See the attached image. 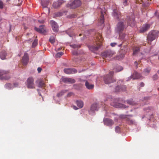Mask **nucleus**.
<instances>
[{"label": "nucleus", "instance_id": "39", "mask_svg": "<svg viewBox=\"0 0 159 159\" xmlns=\"http://www.w3.org/2000/svg\"><path fill=\"white\" fill-rule=\"evenodd\" d=\"M64 93V92L63 91L58 93L57 94V96L58 97H60L63 95Z\"/></svg>", "mask_w": 159, "mask_h": 159}, {"label": "nucleus", "instance_id": "34", "mask_svg": "<svg viewBox=\"0 0 159 159\" xmlns=\"http://www.w3.org/2000/svg\"><path fill=\"white\" fill-rule=\"evenodd\" d=\"M49 41L52 43H54L55 42V40L53 37H51L49 39Z\"/></svg>", "mask_w": 159, "mask_h": 159}, {"label": "nucleus", "instance_id": "9", "mask_svg": "<svg viewBox=\"0 0 159 159\" xmlns=\"http://www.w3.org/2000/svg\"><path fill=\"white\" fill-rule=\"evenodd\" d=\"M99 107L98 105L96 103H94L92 104L89 110V114L94 113L95 111H98Z\"/></svg>", "mask_w": 159, "mask_h": 159}, {"label": "nucleus", "instance_id": "17", "mask_svg": "<svg viewBox=\"0 0 159 159\" xmlns=\"http://www.w3.org/2000/svg\"><path fill=\"white\" fill-rule=\"evenodd\" d=\"M63 3L64 1L63 0H58L57 1L54 2L52 6L54 8H56L59 7Z\"/></svg>", "mask_w": 159, "mask_h": 159}, {"label": "nucleus", "instance_id": "5", "mask_svg": "<svg viewBox=\"0 0 159 159\" xmlns=\"http://www.w3.org/2000/svg\"><path fill=\"white\" fill-rule=\"evenodd\" d=\"M113 71H111L109 73V74L104 77V80L106 84H109L116 81V80L113 78Z\"/></svg>", "mask_w": 159, "mask_h": 159}, {"label": "nucleus", "instance_id": "44", "mask_svg": "<svg viewBox=\"0 0 159 159\" xmlns=\"http://www.w3.org/2000/svg\"><path fill=\"white\" fill-rule=\"evenodd\" d=\"M42 69L40 67H38L37 69V70L39 73H40L41 72Z\"/></svg>", "mask_w": 159, "mask_h": 159}, {"label": "nucleus", "instance_id": "51", "mask_svg": "<svg viewBox=\"0 0 159 159\" xmlns=\"http://www.w3.org/2000/svg\"><path fill=\"white\" fill-rule=\"evenodd\" d=\"M134 64L137 67L138 66V63H137V61H135L134 62Z\"/></svg>", "mask_w": 159, "mask_h": 159}, {"label": "nucleus", "instance_id": "42", "mask_svg": "<svg viewBox=\"0 0 159 159\" xmlns=\"http://www.w3.org/2000/svg\"><path fill=\"white\" fill-rule=\"evenodd\" d=\"M72 54L73 55H78V52L77 51L74 50L72 51Z\"/></svg>", "mask_w": 159, "mask_h": 159}, {"label": "nucleus", "instance_id": "23", "mask_svg": "<svg viewBox=\"0 0 159 159\" xmlns=\"http://www.w3.org/2000/svg\"><path fill=\"white\" fill-rule=\"evenodd\" d=\"M36 83L38 84V86L39 87H42L44 86L45 85L43 81L41 80H38L36 81Z\"/></svg>", "mask_w": 159, "mask_h": 159}, {"label": "nucleus", "instance_id": "19", "mask_svg": "<svg viewBox=\"0 0 159 159\" xmlns=\"http://www.w3.org/2000/svg\"><path fill=\"white\" fill-rule=\"evenodd\" d=\"M113 15L114 17L119 19L120 16V12L117 9H114L113 11Z\"/></svg>", "mask_w": 159, "mask_h": 159}, {"label": "nucleus", "instance_id": "30", "mask_svg": "<svg viewBox=\"0 0 159 159\" xmlns=\"http://www.w3.org/2000/svg\"><path fill=\"white\" fill-rule=\"evenodd\" d=\"M70 46L74 48L78 49V48L80 47V45L76 44H72L70 45Z\"/></svg>", "mask_w": 159, "mask_h": 159}, {"label": "nucleus", "instance_id": "32", "mask_svg": "<svg viewBox=\"0 0 159 159\" xmlns=\"http://www.w3.org/2000/svg\"><path fill=\"white\" fill-rule=\"evenodd\" d=\"M127 103L131 105H134L135 104V103L132 100H129L127 101Z\"/></svg>", "mask_w": 159, "mask_h": 159}, {"label": "nucleus", "instance_id": "27", "mask_svg": "<svg viewBox=\"0 0 159 159\" xmlns=\"http://www.w3.org/2000/svg\"><path fill=\"white\" fill-rule=\"evenodd\" d=\"M5 87L6 89H11L13 88L12 85L9 83L6 84L5 85Z\"/></svg>", "mask_w": 159, "mask_h": 159}, {"label": "nucleus", "instance_id": "63", "mask_svg": "<svg viewBox=\"0 0 159 159\" xmlns=\"http://www.w3.org/2000/svg\"><path fill=\"white\" fill-rule=\"evenodd\" d=\"M151 0H150V1H151Z\"/></svg>", "mask_w": 159, "mask_h": 159}, {"label": "nucleus", "instance_id": "15", "mask_svg": "<svg viewBox=\"0 0 159 159\" xmlns=\"http://www.w3.org/2000/svg\"><path fill=\"white\" fill-rule=\"evenodd\" d=\"M104 124L107 126H111L113 125L114 123L111 119L105 118L103 120Z\"/></svg>", "mask_w": 159, "mask_h": 159}, {"label": "nucleus", "instance_id": "48", "mask_svg": "<svg viewBox=\"0 0 159 159\" xmlns=\"http://www.w3.org/2000/svg\"><path fill=\"white\" fill-rule=\"evenodd\" d=\"M118 57H120L121 58H123L124 57V54H120V56H119Z\"/></svg>", "mask_w": 159, "mask_h": 159}, {"label": "nucleus", "instance_id": "7", "mask_svg": "<svg viewBox=\"0 0 159 159\" xmlns=\"http://www.w3.org/2000/svg\"><path fill=\"white\" fill-rule=\"evenodd\" d=\"M115 54L113 51L108 50L106 51L101 54V56L103 57L110 58Z\"/></svg>", "mask_w": 159, "mask_h": 159}, {"label": "nucleus", "instance_id": "12", "mask_svg": "<svg viewBox=\"0 0 159 159\" xmlns=\"http://www.w3.org/2000/svg\"><path fill=\"white\" fill-rule=\"evenodd\" d=\"M50 23L51 25L52 29L55 32H57L58 30V26L57 23L53 20H51Z\"/></svg>", "mask_w": 159, "mask_h": 159}, {"label": "nucleus", "instance_id": "62", "mask_svg": "<svg viewBox=\"0 0 159 159\" xmlns=\"http://www.w3.org/2000/svg\"><path fill=\"white\" fill-rule=\"evenodd\" d=\"M19 1L20 0H18Z\"/></svg>", "mask_w": 159, "mask_h": 159}, {"label": "nucleus", "instance_id": "2", "mask_svg": "<svg viewBox=\"0 0 159 159\" xmlns=\"http://www.w3.org/2000/svg\"><path fill=\"white\" fill-rule=\"evenodd\" d=\"M97 39L98 42H97V46H92L89 48L90 50L92 51L93 52L97 51L101 46L102 39L101 35L100 34H99L98 36L97 37Z\"/></svg>", "mask_w": 159, "mask_h": 159}, {"label": "nucleus", "instance_id": "26", "mask_svg": "<svg viewBox=\"0 0 159 159\" xmlns=\"http://www.w3.org/2000/svg\"><path fill=\"white\" fill-rule=\"evenodd\" d=\"M140 50V48L139 47H135L133 48V55H135L138 52H139Z\"/></svg>", "mask_w": 159, "mask_h": 159}, {"label": "nucleus", "instance_id": "16", "mask_svg": "<svg viewBox=\"0 0 159 159\" xmlns=\"http://www.w3.org/2000/svg\"><path fill=\"white\" fill-rule=\"evenodd\" d=\"M34 30L37 31L41 33H44L46 32L45 27L43 25H41L39 26V28L35 27Z\"/></svg>", "mask_w": 159, "mask_h": 159}, {"label": "nucleus", "instance_id": "47", "mask_svg": "<svg viewBox=\"0 0 159 159\" xmlns=\"http://www.w3.org/2000/svg\"><path fill=\"white\" fill-rule=\"evenodd\" d=\"M127 0H125V1L123 2V4L125 6L127 4Z\"/></svg>", "mask_w": 159, "mask_h": 159}, {"label": "nucleus", "instance_id": "28", "mask_svg": "<svg viewBox=\"0 0 159 159\" xmlns=\"http://www.w3.org/2000/svg\"><path fill=\"white\" fill-rule=\"evenodd\" d=\"M150 70L151 69L150 68H147L144 70L143 73L145 75H147L149 73Z\"/></svg>", "mask_w": 159, "mask_h": 159}, {"label": "nucleus", "instance_id": "55", "mask_svg": "<svg viewBox=\"0 0 159 159\" xmlns=\"http://www.w3.org/2000/svg\"><path fill=\"white\" fill-rule=\"evenodd\" d=\"M61 48H59L58 49V50H61Z\"/></svg>", "mask_w": 159, "mask_h": 159}, {"label": "nucleus", "instance_id": "59", "mask_svg": "<svg viewBox=\"0 0 159 159\" xmlns=\"http://www.w3.org/2000/svg\"><path fill=\"white\" fill-rule=\"evenodd\" d=\"M157 12H156L155 13V14H157Z\"/></svg>", "mask_w": 159, "mask_h": 159}, {"label": "nucleus", "instance_id": "25", "mask_svg": "<svg viewBox=\"0 0 159 159\" xmlns=\"http://www.w3.org/2000/svg\"><path fill=\"white\" fill-rule=\"evenodd\" d=\"M76 103L77 106L80 108H82L84 106L83 102L81 100H77Z\"/></svg>", "mask_w": 159, "mask_h": 159}, {"label": "nucleus", "instance_id": "4", "mask_svg": "<svg viewBox=\"0 0 159 159\" xmlns=\"http://www.w3.org/2000/svg\"><path fill=\"white\" fill-rule=\"evenodd\" d=\"M82 3L80 0H74L72 2L68 3L66 6L72 9H75L80 7Z\"/></svg>", "mask_w": 159, "mask_h": 159}, {"label": "nucleus", "instance_id": "37", "mask_svg": "<svg viewBox=\"0 0 159 159\" xmlns=\"http://www.w3.org/2000/svg\"><path fill=\"white\" fill-rule=\"evenodd\" d=\"M123 68L122 66H118V69H116V72H119L123 70Z\"/></svg>", "mask_w": 159, "mask_h": 159}, {"label": "nucleus", "instance_id": "49", "mask_svg": "<svg viewBox=\"0 0 159 159\" xmlns=\"http://www.w3.org/2000/svg\"><path fill=\"white\" fill-rule=\"evenodd\" d=\"M144 84L143 82H142L140 84V86L141 87H143L144 86Z\"/></svg>", "mask_w": 159, "mask_h": 159}, {"label": "nucleus", "instance_id": "50", "mask_svg": "<svg viewBox=\"0 0 159 159\" xmlns=\"http://www.w3.org/2000/svg\"><path fill=\"white\" fill-rule=\"evenodd\" d=\"M72 94V93H68L67 94V96L68 97H70V96Z\"/></svg>", "mask_w": 159, "mask_h": 159}, {"label": "nucleus", "instance_id": "18", "mask_svg": "<svg viewBox=\"0 0 159 159\" xmlns=\"http://www.w3.org/2000/svg\"><path fill=\"white\" fill-rule=\"evenodd\" d=\"M106 13L105 10L102 9L101 11V16L100 20V23L101 24H102L104 22V15Z\"/></svg>", "mask_w": 159, "mask_h": 159}, {"label": "nucleus", "instance_id": "53", "mask_svg": "<svg viewBox=\"0 0 159 159\" xmlns=\"http://www.w3.org/2000/svg\"><path fill=\"white\" fill-rule=\"evenodd\" d=\"M39 96H42V95H41V93H39Z\"/></svg>", "mask_w": 159, "mask_h": 159}, {"label": "nucleus", "instance_id": "1", "mask_svg": "<svg viewBox=\"0 0 159 159\" xmlns=\"http://www.w3.org/2000/svg\"><path fill=\"white\" fill-rule=\"evenodd\" d=\"M126 21L125 20L121 21L118 23L116 28V31L119 33V37L121 39H123L125 34H123L121 36L122 32L126 26Z\"/></svg>", "mask_w": 159, "mask_h": 159}, {"label": "nucleus", "instance_id": "56", "mask_svg": "<svg viewBox=\"0 0 159 159\" xmlns=\"http://www.w3.org/2000/svg\"><path fill=\"white\" fill-rule=\"evenodd\" d=\"M154 77H157V76L156 75H154Z\"/></svg>", "mask_w": 159, "mask_h": 159}, {"label": "nucleus", "instance_id": "21", "mask_svg": "<svg viewBox=\"0 0 159 159\" xmlns=\"http://www.w3.org/2000/svg\"><path fill=\"white\" fill-rule=\"evenodd\" d=\"M126 89V87L124 85L118 86L116 88V92L125 91Z\"/></svg>", "mask_w": 159, "mask_h": 159}, {"label": "nucleus", "instance_id": "54", "mask_svg": "<svg viewBox=\"0 0 159 159\" xmlns=\"http://www.w3.org/2000/svg\"><path fill=\"white\" fill-rule=\"evenodd\" d=\"M70 29H69V30H67V32H68V33H69V31H70Z\"/></svg>", "mask_w": 159, "mask_h": 159}, {"label": "nucleus", "instance_id": "3", "mask_svg": "<svg viewBox=\"0 0 159 159\" xmlns=\"http://www.w3.org/2000/svg\"><path fill=\"white\" fill-rule=\"evenodd\" d=\"M159 32L154 30L149 32L147 36V39L149 41L151 42L158 37Z\"/></svg>", "mask_w": 159, "mask_h": 159}, {"label": "nucleus", "instance_id": "14", "mask_svg": "<svg viewBox=\"0 0 159 159\" xmlns=\"http://www.w3.org/2000/svg\"><path fill=\"white\" fill-rule=\"evenodd\" d=\"M150 27V25L149 24H145L144 25L141 27L139 30V32L140 33H143L147 31L149 29Z\"/></svg>", "mask_w": 159, "mask_h": 159}, {"label": "nucleus", "instance_id": "24", "mask_svg": "<svg viewBox=\"0 0 159 159\" xmlns=\"http://www.w3.org/2000/svg\"><path fill=\"white\" fill-rule=\"evenodd\" d=\"M7 53L5 51H2L0 52V58L2 60L6 59Z\"/></svg>", "mask_w": 159, "mask_h": 159}, {"label": "nucleus", "instance_id": "40", "mask_svg": "<svg viewBox=\"0 0 159 159\" xmlns=\"http://www.w3.org/2000/svg\"><path fill=\"white\" fill-rule=\"evenodd\" d=\"M3 7V4L2 2L0 0V8L2 9Z\"/></svg>", "mask_w": 159, "mask_h": 159}, {"label": "nucleus", "instance_id": "57", "mask_svg": "<svg viewBox=\"0 0 159 159\" xmlns=\"http://www.w3.org/2000/svg\"><path fill=\"white\" fill-rule=\"evenodd\" d=\"M81 34H80V35H79L80 36H81Z\"/></svg>", "mask_w": 159, "mask_h": 159}, {"label": "nucleus", "instance_id": "52", "mask_svg": "<svg viewBox=\"0 0 159 159\" xmlns=\"http://www.w3.org/2000/svg\"><path fill=\"white\" fill-rule=\"evenodd\" d=\"M74 108L75 110H77L78 109V108L76 106H74Z\"/></svg>", "mask_w": 159, "mask_h": 159}, {"label": "nucleus", "instance_id": "38", "mask_svg": "<svg viewBox=\"0 0 159 159\" xmlns=\"http://www.w3.org/2000/svg\"><path fill=\"white\" fill-rule=\"evenodd\" d=\"M115 131L116 132L119 133L120 131V128L119 126H116L115 128Z\"/></svg>", "mask_w": 159, "mask_h": 159}, {"label": "nucleus", "instance_id": "41", "mask_svg": "<svg viewBox=\"0 0 159 159\" xmlns=\"http://www.w3.org/2000/svg\"><path fill=\"white\" fill-rule=\"evenodd\" d=\"M128 123L131 124L133 123V121L132 120L127 119V120Z\"/></svg>", "mask_w": 159, "mask_h": 159}, {"label": "nucleus", "instance_id": "10", "mask_svg": "<svg viewBox=\"0 0 159 159\" xmlns=\"http://www.w3.org/2000/svg\"><path fill=\"white\" fill-rule=\"evenodd\" d=\"M126 20L127 22L128 25L132 27L134 26L135 24V20L133 16L131 17L129 16L127 17Z\"/></svg>", "mask_w": 159, "mask_h": 159}, {"label": "nucleus", "instance_id": "6", "mask_svg": "<svg viewBox=\"0 0 159 159\" xmlns=\"http://www.w3.org/2000/svg\"><path fill=\"white\" fill-rule=\"evenodd\" d=\"M9 72L8 71L0 70V80H7L9 79L10 78V76L8 75Z\"/></svg>", "mask_w": 159, "mask_h": 159}, {"label": "nucleus", "instance_id": "20", "mask_svg": "<svg viewBox=\"0 0 159 159\" xmlns=\"http://www.w3.org/2000/svg\"><path fill=\"white\" fill-rule=\"evenodd\" d=\"M85 86L86 88L88 89L91 90L93 89L94 87V85L90 84L88 81H85Z\"/></svg>", "mask_w": 159, "mask_h": 159}, {"label": "nucleus", "instance_id": "31", "mask_svg": "<svg viewBox=\"0 0 159 159\" xmlns=\"http://www.w3.org/2000/svg\"><path fill=\"white\" fill-rule=\"evenodd\" d=\"M63 54V53L62 52H60L57 53L56 57L57 58H60Z\"/></svg>", "mask_w": 159, "mask_h": 159}, {"label": "nucleus", "instance_id": "8", "mask_svg": "<svg viewBox=\"0 0 159 159\" xmlns=\"http://www.w3.org/2000/svg\"><path fill=\"white\" fill-rule=\"evenodd\" d=\"M26 85L29 89H34V80L32 77H29L27 80Z\"/></svg>", "mask_w": 159, "mask_h": 159}, {"label": "nucleus", "instance_id": "36", "mask_svg": "<svg viewBox=\"0 0 159 159\" xmlns=\"http://www.w3.org/2000/svg\"><path fill=\"white\" fill-rule=\"evenodd\" d=\"M118 106L119 107L122 108H125L127 107L126 106L122 104H119Z\"/></svg>", "mask_w": 159, "mask_h": 159}, {"label": "nucleus", "instance_id": "43", "mask_svg": "<svg viewBox=\"0 0 159 159\" xmlns=\"http://www.w3.org/2000/svg\"><path fill=\"white\" fill-rule=\"evenodd\" d=\"M116 44H117V43H111V45L112 47H113L115 46H116Z\"/></svg>", "mask_w": 159, "mask_h": 159}, {"label": "nucleus", "instance_id": "22", "mask_svg": "<svg viewBox=\"0 0 159 159\" xmlns=\"http://www.w3.org/2000/svg\"><path fill=\"white\" fill-rule=\"evenodd\" d=\"M141 77V75L136 72L133 73L132 76V78L133 79H140Z\"/></svg>", "mask_w": 159, "mask_h": 159}, {"label": "nucleus", "instance_id": "11", "mask_svg": "<svg viewBox=\"0 0 159 159\" xmlns=\"http://www.w3.org/2000/svg\"><path fill=\"white\" fill-rule=\"evenodd\" d=\"M29 57L28 54L27 53H25L23 56L21 62L23 65H26L29 61Z\"/></svg>", "mask_w": 159, "mask_h": 159}, {"label": "nucleus", "instance_id": "45", "mask_svg": "<svg viewBox=\"0 0 159 159\" xmlns=\"http://www.w3.org/2000/svg\"><path fill=\"white\" fill-rule=\"evenodd\" d=\"M68 35L70 37H72L74 35V34L73 32H72L70 34H68Z\"/></svg>", "mask_w": 159, "mask_h": 159}, {"label": "nucleus", "instance_id": "35", "mask_svg": "<svg viewBox=\"0 0 159 159\" xmlns=\"http://www.w3.org/2000/svg\"><path fill=\"white\" fill-rule=\"evenodd\" d=\"M68 78L62 77L61 78L62 81L66 83H67Z\"/></svg>", "mask_w": 159, "mask_h": 159}, {"label": "nucleus", "instance_id": "13", "mask_svg": "<svg viewBox=\"0 0 159 159\" xmlns=\"http://www.w3.org/2000/svg\"><path fill=\"white\" fill-rule=\"evenodd\" d=\"M64 72L66 74H70L76 73L77 70L74 68H68L64 69Z\"/></svg>", "mask_w": 159, "mask_h": 159}, {"label": "nucleus", "instance_id": "29", "mask_svg": "<svg viewBox=\"0 0 159 159\" xmlns=\"http://www.w3.org/2000/svg\"><path fill=\"white\" fill-rule=\"evenodd\" d=\"M75 82V80L72 78H68V83H70V84L74 83Z\"/></svg>", "mask_w": 159, "mask_h": 159}, {"label": "nucleus", "instance_id": "60", "mask_svg": "<svg viewBox=\"0 0 159 159\" xmlns=\"http://www.w3.org/2000/svg\"><path fill=\"white\" fill-rule=\"evenodd\" d=\"M43 21L42 22H41V23H43Z\"/></svg>", "mask_w": 159, "mask_h": 159}, {"label": "nucleus", "instance_id": "58", "mask_svg": "<svg viewBox=\"0 0 159 159\" xmlns=\"http://www.w3.org/2000/svg\"><path fill=\"white\" fill-rule=\"evenodd\" d=\"M44 7H47V6H44Z\"/></svg>", "mask_w": 159, "mask_h": 159}, {"label": "nucleus", "instance_id": "33", "mask_svg": "<svg viewBox=\"0 0 159 159\" xmlns=\"http://www.w3.org/2000/svg\"><path fill=\"white\" fill-rule=\"evenodd\" d=\"M38 43V40L37 39H35L32 43V47L33 48L35 47L37 45Z\"/></svg>", "mask_w": 159, "mask_h": 159}, {"label": "nucleus", "instance_id": "46", "mask_svg": "<svg viewBox=\"0 0 159 159\" xmlns=\"http://www.w3.org/2000/svg\"><path fill=\"white\" fill-rule=\"evenodd\" d=\"M14 86L15 87H17L18 86V83H14Z\"/></svg>", "mask_w": 159, "mask_h": 159}, {"label": "nucleus", "instance_id": "61", "mask_svg": "<svg viewBox=\"0 0 159 159\" xmlns=\"http://www.w3.org/2000/svg\"><path fill=\"white\" fill-rule=\"evenodd\" d=\"M37 90L38 91L39 90L38 89Z\"/></svg>", "mask_w": 159, "mask_h": 159}]
</instances>
